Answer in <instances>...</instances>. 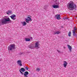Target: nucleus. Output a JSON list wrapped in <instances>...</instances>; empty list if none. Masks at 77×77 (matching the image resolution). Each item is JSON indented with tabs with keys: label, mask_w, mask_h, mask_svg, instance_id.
<instances>
[{
	"label": "nucleus",
	"mask_w": 77,
	"mask_h": 77,
	"mask_svg": "<svg viewBox=\"0 0 77 77\" xmlns=\"http://www.w3.org/2000/svg\"><path fill=\"white\" fill-rule=\"evenodd\" d=\"M39 45V42H37L35 43V47H38Z\"/></svg>",
	"instance_id": "11"
},
{
	"label": "nucleus",
	"mask_w": 77,
	"mask_h": 77,
	"mask_svg": "<svg viewBox=\"0 0 77 77\" xmlns=\"http://www.w3.org/2000/svg\"><path fill=\"white\" fill-rule=\"evenodd\" d=\"M28 48H30V49H32V48H33V47L32 45H29L28 46Z\"/></svg>",
	"instance_id": "17"
},
{
	"label": "nucleus",
	"mask_w": 77,
	"mask_h": 77,
	"mask_svg": "<svg viewBox=\"0 0 77 77\" xmlns=\"http://www.w3.org/2000/svg\"><path fill=\"white\" fill-rule=\"evenodd\" d=\"M67 47L69 48V49L70 52H71V50L72 49V47L69 45H68Z\"/></svg>",
	"instance_id": "12"
},
{
	"label": "nucleus",
	"mask_w": 77,
	"mask_h": 77,
	"mask_svg": "<svg viewBox=\"0 0 77 77\" xmlns=\"http://www.w3.org/2000/svg\"><path fill=\"white\" fill-rule=\"evenodd\" d=\"M40 69H39V68H37V69H36V70L38 72H39V70H40Z\"/></svg>",
	"instance_id": "21"
},
{
	"label": "nucleus",
	"mask_w": 77,
	"mask_h": 77,
	"mask_svg": "<svg viewBox=\"0 0 77 77\" xmlns=\"http://www.w3.org/2000/svg\"><path fill=\"white\" fill-rule=\"evenodd\" d=\"M12 21L10 20L9 18L8 17L5 16V18L1 20L0 22V25H4L6 24L11 23Z\"/></svg>",
	"instance_id": "1"
},
{
	"label": "nucleus",
	"mask_w": 77,
	"mask_h": 77,
	"mask_svg": "<svg viewBox=\"0 0 77 77\" xmlns=\"http://www.w3.org/2000/svg\"><path fill=\"white\" fill-rule=\"evenodd\" d=\"M1 60V59H0V61Z\"/></svg>",
	"instance_id": "29"
},
{
	"label": "nucleus",
	"mask_w": 77,
	"mask_h": 77,
	"mask_svg": "<svg viewBox=\"0 0 77 77\" xmlns=\"http://www.w3.org/2000/svg\"><path fill=\"white\" fill-rule=\"evenodd\" d=\"M26 41H30V39L29 38H25Z\"/></svg>",
	"instance_id": "18"
},
{
	"label": "nucleus",
	"mask_w": 77,
	"mask_h": 77,
	"mask_svg": "<svg viewBox=\"0 0 77 77\" xmlns=\"http://www.w3.org/2000/svg\"><path fill=\"white\" fill-rule=\"evenodd\" d=\"M16 17V15L15 14H13L12 15L10 16V17L11 18L12 20H16V18H15V17Z\"/></svg>",
	"instance_id": "5"
},
{
	"label": "nucleus",
	"mask_w": 77,
	"mask_h": 77,
	"mask_svg": "<svg viewBox=\"0 0 77 77\" xmlns=\"http://www.w3.org/2000/svg\"><path fill=\"white\" fill-rule=\"evenodd\" d=\"M20 70L22 71V72H24V71H25V69H24V68H21Z\"/></svg>",
	"instance_id": "19"
},
{
	"label": "nucleus",
	"mask_w": 77,
	"mask_h": 77,
	"mask_svg": "<svg viewBox=\"0 0 77 77\" xmlns=\"http://www.w3.org/2000/svg\"><path fill=\"white\" fill-rule=\"evenodd\" d=\"M21 23H22L23 26H26V24H27V23H26V22L24 21L23 22H22Z\"/></svg>",
	"instance_id": "14"
},
{
	"label": "nucleus",
	"mask_w": 77,
	"mask_h": 77,
	"mask_svg": "<svg viewBox=\"0 0 77 77\" xmlns=\"http://www.w3.org/2000/svg\"><path fill=\"white\" fill-rule=\"evenodd\" d=\"M19 71H20V73H21V74H22V75H23V74L24 75V73L22 72H21V70H20Z\"/></svg>",
	"instance_id": "22"
},
{
	"label": "nucleus",
	"mask_w": 77,
	"mask_h": 77,
	"mask_svg": "<svg viewBox=\"0 0 77 77\" xmlns=\"http://www.w3.org/2000/svg\"><path fill=\"white\" fill-rule=\"evenodd\" d=\"M53 8H54L55 9H56L57 8H59V5H54L52 6Z\"/></svg>",
	"instance_id": "10"
},
{
	"label": "nucleus",
	"mask_w": 77,
	"mask_h": 77,
	"mask_svg": "<svg viewBox=\"0 0 77 77\" xmlns=\"http://www.w3.org/2000/svg\"><path fill=\"white\" fill-rule=\"evenodd\" d=\"M29 74V72L27 71H26L24 72L23 75L25 77H28L27 75Z\"/></svg>",
	"instance_id": "6"
},
{
	"label": "nucleus",
	"mask_w": 77,
	"mask_h": 77,
	"mask_svg": "<svg viewBox=\"0 0 77 77\" xmlns=\"http://www.w3.org/2000/svg\"><path fill=\"white\" fill-rule=\"evenodd\" d=\"M31 39H32V37H31Z\"/></svg>",
	"instance_id": "28"
},
{
	"label": "nucleus",
	"mask_w": 77,
	"mask_h": 77,
	"mask_svg": "<svg viewBox=\"0 0 77 77\" xmlns=\"http://www.w3.org/2000/svg\"><path fill=\"white\" fill-rule=\"evenodd\" d=\"M28 53H29V52H26V54H28Z\"/></svg>",
	"instance_id": "27"
},
{
	"label": "nucleus",
	"mask_w": 77,
	"mask_h": 77,
	"mask_svg": "<svg viewBox=\"0 0 77 77\" xmlns=\"http://www.w3.org/2000/svg\"><path fill=\"white\" fill-rule=\"evenodd\" d=\"M15 45L14 44H11L8 48V50L9 51H12V50L15 49Z\"/></svg>",
	"instance_id": "3"
},
{
	"label": "nucleus",
	"mask_w": 77,
	"mask_h": 77,
	"mask_svg": "<svg viewBox=\"0 0 77 77\" xmlns=\"http://www.w3.org/2000/svg\"><path fill=\"white\" fill-rule=\"evenodd\" d=\"M74 30H74V31H75V30H77V28H75V27H74Z\"/></svg>",
	"instance_id": "23"
},
{
	"label": "nucleus",
	"mask_w": 77,
	"mask_h": 77,
	"mask_svg": "<svg viewBox=\"0 0 77 77\" xmlns=\"http://www.w3.org/2000/svg\"><path fill=\"white\" fill-rule=\"evenodd\" d=\"M56 17L57 18V19L58 20H60V15L59 14H57L55 15Z\"/></svg>",
	"instance_id": "8"
},
{
	"label": "nucleus",
	"mask_w": 77,
	"mask_h": 77,
	"mask_svg": "<svg viewBox=\"0 0 77 77\" xmlns=\"http://www.w3.org/2000/svg\"><path fill=\"white\" fill-rule=\"evenodd\" d=\"M64 19L65 20H68V17H65L64 18Z\"/></svg>",
	"instance_id": "26"
},
{
	"label": "nucleus",
	"mask_w": 77,
	"mask_h": 77,
	"mask_svg": "<svg viewBox=\"0 0 77 77\" xmlns=\"http://www.w3.org/2000/svg\"><path fill=\"white\" fill-rule=\"evenodd\" d=\"M10 14H12V11H10L8 10V12H7V14L8 15H9Z\"/></svg>",
	"instance_id": "13"
},
{
	"label": "nucleus",
	"mask_w": 77,
	"mask_h": 77,
	"mask_svg": "<svg viewBox=\"0 0 77 77\" xmlns=\"http://www.w3.org/2000/svg\"><path fill=\"white\" fill-rule=\"evenodd\" d=\"M57 51L58 52V53H60V51H59L58 50H57Z\"/></svg>",
	"instance_id": "25"
},
{
	"label": "nucleus",
	"mask_w": 77,
	"mask_h": 77,
	"mask_svg": "<svg viewBox=\"0 0 77 77\" xmlns=\"http://www.w3.org/2000/svg\"><path fill=\"white\" fill-rule=\"evenodd\" d=\"M68 6V9L70 11H73L74 9L75 10L77 8V6L75 4H74L73 2H70V3H68L67 5Z\"/></svg>",
	"instance_id": "2"
},
{
	"label": "nucleus",
	"mask_w": 77,
	"mask_h": 77,
	"mask_svg": "<svg viewBox=\"0 0 77 77\" xmlns=\"http://www.w3.org/2000/svg\"><path fill=\"white\" fill-rule=\"evenodd\" d=\"M60 33V32L59 31H57L56 32H54V33H53L54 35H56V34H59Z\"/></svg>",
	"instance_id": "16"
},
{
	"label": "nucleus",
	"mask_w": 77,
	"mask_h": 77,
	"mask_svg": "<svg viewBox=\"0 0 77 77\" xmlns=\"http://www.w3.org/2000/svg\"><path fill=\"white\" fill-rule=\"evenodd\" d=\"M72 32L73 36H75V37H76V34H75V32L74 30H72Z\"/></svg>",
	"instance_id": "15"
},
{
	"label": "nucleus",
	"mask_w": 77,
	"mask_h": 77,
	"mask_svg": "<svg viewBox=\"0 0 77 77\" xmlns=\"http://www.w3.org/2000/svg\"><path fill=\"white\" fill-rule=\"evenodd\" d=\"M64 63L63 64V66L64 68H66V66H67V65H68V63H67L66 61H64Z\"/></svg>",
	"instance_id": "9"
},
{
	"label": "nucleus",
	"mask_w": 77,
	"mask_h": 77,
	"mask_svg": "<svg viewBox=\"0 0 77 77\" xmlns=\"http://www.w3.org/2000/svg\"><path fill=\"white\" fill-rule=\"evenodd\" d=\"M25 20L26 22L27 23H29V21H32V18L30 17H27V18L25 19Z\"/></svg>",
	"instance_id": "4"
},
{
	"label": "nucleus",
	"mask_w": 77,
	"mask_h": 77,
	"mask_svg": "<svg viewBox=\"0 0 77 77\" xmlns=\"http://www.w3.org/2000/svg\"><path fill=\"white\" fill-rule=\"evenodd\" d=\"M17 63L18 65H19V66H22V63H21V61L20 60H18L17 61Z\"/></svg>",
	"instance_id": "7"
},
{
	"label": "nucleus",
	"mask_w": 77,
	"mask_h": 77,
	"mask_svg": "<svg viewBox=\"0 0 77 77\" xmlns=\"http://www.w3.org/2000/svg\"><path fill=\"white\" fill-rule=\"evenodd\" d=\"M25 69H26V70H28V69H29V67H25Z\"/></svg>",
	"instance_id": "24"
},
{
	"label": "nucleus",
	"mask_w": 77,
	"mask_h": 77,
	"mask_svg": "<svg viewBox=\"0 0 77 77\" xmlns=\"http://www.w3.org/2000/svg\"><path fill=\"white\" fill-rule=\"evenodd\" d=\"M68 36L69 37L71 36V32L70 31L68 33Z\"/></svg>",
	"instance_id": "20"
}]
</instances>
